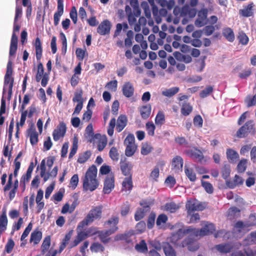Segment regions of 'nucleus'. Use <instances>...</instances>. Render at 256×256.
<instances>
[{
  "label": "nucleus",
  "mask_w": 256,
  "mask_h": 256,
  "mask_svg": "<svg viewBox=\"0 0 256 256\" xmlns=\"http://www.w3.org/2000/svg\"><path fill=\"white\" fill-rule=\"evenodd\" d=\"M196 14V10L194 8H190L188 6H184L181 10L180 16H188L190 18L195 16Z\"/></svg>",
  "instance_id": "a211bd4d"
},
{
  "label": "nucleus",
  "mask_w": 256,
  "mask_h": 256,
  "mask_svg": "<svg viewBox=\"0 0 256 256\" xmlns=\"http://www.w3.org/2000/svg\"><path fill=\"white\" fill-rule=\"evenodd\" d=\"M202 186L208 194H212L213 192L214 188L212 184L208 182L201 180Z\"/></svg>",
  "instance_id": "603ef678"
},
{
  "label": "nucleus",
  "mask_w": 256,
  "mask_h": 256,
  "mask_svg": "<svg viewBox=\"0 0 256 256\" xmlns=\"http://www.w3.org/2000/svg\"><path fill=\"white\" fill-rule=\"evenodd\" d=\"M244 102L247 106L250 107L256 106V94L254 96H248L244 100Z\"/></svg>",
  "instance_id": "a19ab883"
},
{
  "label": "nucleus",
  "mask_w": 256,
  "mask_h": 256,
  "mask_svg": "<svg viewBox=\"0 0 256 256\" xmlns=\"http://www.w3.org/2000/svg\"><path fill=\"white\" fill-rule=\"evenodd\" d=\"M140 204L142 206V208L138 209L135 214L134 218L136 221L140 220L146 214V213L150 210V204H148L147 202L142 201L140 202Z\"/></svg>",
  "instance_id": "9b49d317"
},
{
  "label": "nucleus",
  "mask_w": 256,
  "mask_h": 256,
  "mask_svg": "<svg viewBox=\"0 0 256 256\" xmlns=\"http://www.w3.org/2000/svg\"><path fill=\"white\" fill-rule=\"evenodd\" d=\"M254 4L252 3L248 4L243 9L240 10V14L244 17H250L254 14Z\"/></svg>",
  "instance_id": "412c9836"
},
{
  "label": "nucleus",
  "mask_w": 256,
  "mask_h": 256,
  "mask_svg": "<svg viewBox=\"0 0 256 256\" xmlns=\"http://www.w3.org/2000/svg\"><path fill=\"white\" fill-rule=\"evenodd\" d=\"M146 130L150 136H154L156 126L152 122H148L146 124Z\"/></svg>",
  "instance_id": "bf43d9fd"
},
{
  "label": "nucleus",
  "mask_w": 256,
  "mask_h": 256,
  "mask_svg": "<svg viewBox=\"0 0 256 256\" xmlns=\"http://www.w3.org/2000/svg\"><path fill=\"white\" fill-rule=\"evenodd\" d=\"M8 219L6 213H4L0 216V233L2 232L6 229Z\"/></svg>",
  "instance_id": "72a5a7b5"
},
{
  "label": "nucleus",
  "mask_w": 256,
  "mask_h": 256,
  "mask_svg": "<svg viewBox=\"0 0 256 256\" xmlns=\"http://www.w3.org/2000/svg\"><path fill=\"white\" fill-rule=\"evenodd\" d=\"M188 154L192 158L196 159L198 161H201L204 158L202 153L197 149L194 148L188 152Z\"/></svg>",
  "instance_id": "cd10ccee"
},
{
  "label": "nucleus",
  "mask_w": 256,
  "mask_h": 256,
  "mask_svg": "<svg viewBox=\"0 0 256 256\" xmlns=\"http://www.w3.org/2000/svg\"><path fill=\"white\" fill-rule=\"evenodd\" d=\"M202 228L199 230L198 229L188 228H186L180 229L174 235L173 240H174L178 236L180 235H182L184 233L190 234L191 236H195L201 237L206 235H208L215 230L214 226L208 222H204L202 224Z\"/></svg>",
  "instance_id": "f257e3e1"
},
{
  "label": "nucleus",
  "mask_w": 256,
  "mask_h": 256,
  "mask_svg": "<svg viewBox=\"0 0 256 256\" xmlns=\"http://www.w3.org/2000/svg\"><path fill=\"white\" fill-rule=\"evenodd\" d=\"M192 110V106L188 103H184L181 109L182 114L185 116L190 114Z\"/></svg>",
  "instance_id": "c03bdc74"
},
{
  "label": "nucleus",
  "mask_w": 256,
  "mask_h": 256,
  "mask_svg": "<svg viewBox=\"0 0 256 256\" xmlns=\"http://www.w3.org/2000/svg\"><path fill=\"white\" fill-rule=\"evenodd\" d=\"M213 91V88L212 86H206L200 94V96L202 98H204L208 96Z\"/></svg>",
  "instance_id": "6e6d98bb"
},
{
  "label": "nucleus",
  "mask_w": 256,
  "mask_h": 256,
  "mask_svg": "<svg viewBox=\"0 0 256 256\" xmlns=\"http://www.w3.org/2000/svg\"><path fill=\"white\" fill-rule=\"evenodd\" d=\"M208 10L202 8L198 13V18L194 22L196 26L200 28L207 24Z\"/></svg>",
  "instance_id": "0eeeda50"
},
{
  "label": "nucleus",
  "mask_w": 256,
  "mask_h": 256,
  "mask_svg": "<svg viewBox=\"0 0 256 256\" xmlns=\"http://www.w3.org/2000/svg\"><path fill=\"white\" fill-rule=\"evenodd\" d=\"M254 225H256V214L250 215L249 217V222H238L235 224L234 228L240 232H244L246 230H248V228L250 226Z\"/></svg>",
  "instance_id": "39448f33"
},
{
  "label": "nucleus",
  "mask_w": 256,
  "mask_h": 256,
  "mask_svg": "<svg viewBox=\"0 0 256 256\" xmlns=\"http://www.w3.org/2000/svg\"><path fill=\"white\" fill-rule=\"evenodd\" d=\"M64 13V0H58L57 10L54 13V24L56 26L59 24L60 16Z\"/></svg>",
  "instance_id": "dca6fc26"
},
{
  "label": "nucleus",
  "mask_w": 256,
  "mask_h": 256,
  "mask_svg": "<svg viewBox=\"0 0 256 256\" xmlns=\"http://www.w3.org/2000/svg\"><path fill=\"white\" fill-rule=\"evenodd\" d=\"M122 92L124 95L126 97H131L134 92V88L132 84L130 82L125 83L123 86Z\"/></svg>",
  "instance_id": "aec40b11"
},
{
  "label": "nucleus",
  "mask_w": 256,
  "mask_h": 256,
  "mask_svg": "<svg viewBox=\"0 0 256 256\" xmlns=\"http://www.w3.org/2000/svg\"><path fill=\"white\" fill-rule=\"evenodd\" d=\"M214 248L220 253L226 254L230 252L232 246L230 244H222L216 245Z\"/></svg>",
  "instance_id": "393cba45"
},
{
  "label": "nucleus",
  "mask_w": 256,
  "mask_h": 256,
  "mask_svg": "<svg viewBox=\"0 0 256 256\" xmlns=\"http://www.w3.org/2000/svg\"><path fill=\"white\" fill-rule=\"evenodd\" d=\"M118 229V228L112 227L108 230L98 231L97 234L102 242L107 243L109 241V238L108 237L116 232Z\"/></svg>",
  "instance_id": "ddd939ff"
},
{
  "label": "nucleus",
  "mask_w": 256,
  "mask_h": 256,
  "mask_svg": "<svg viewBox=\"0 0 256 256\" xmlns=\"http://www.w3.org/2000/svg\"><path fill=\"white\" fill-rule=\"evenodd\" d=\"M240 210L236 207L230 208L228 212V217L230 219H234L240 216Z\"/></svg>",
  "instance_id": "473e14b6"
},
{
  "label": "nucleus",
  "mask_w": 256,
  "mask_h": 256,
  "mask_svg": "<svg viewBox=\"0 0 256 256\" xmlns=\"http://www.w3.org/2000/svg\"><path fill=\"white\" fill-rule=\"evenodd\" d=\"M142 117L146 119L149 117L151 112V106L150 104H146L142 106L140 109Z\"/></svg>",
  "instance_id": "c756f323"
},
{
  "label": "nucleus",
  "mask_w": 256,
  "mask_h": 256,
  "mask_svg": "<svg viewBox=\"0 0 256 256\" xmlns=\"http://www.w3.org/2000/svg\"><path fill=\"white\" fill-rule=\"evenodd\" d=\"M111 28V24L108 20L102 21L98 26L97 32L100 35L104 36L110 33Z\"/></svg>",
  "instance_id": "4468645a"
},
{
  "label": "nucleus",
  "mask_w": 256,
  "mask_h": 256,
  "mask_svg": "<svg viewBox=\"0 0 256 256\" xmlns=\"http://www.w3.org/2000/svg\"><path fill=\"white\" fill-rule=\"evenodd\" d=\"M44 76V68L42 64L40 63L38 66V72L36 77L37 82H39Z\"/></svg>",
  "instance_id": "4d7b16f0"
},
{
  "label": "nucleus",
  "mask_w": 256,
  "mask_h": 256,
  "mask_svg": "<svg viewBox=\"0 0 256 256\" xmlns=\"http://www.w3.org/2000/svg\"><path fill=\"white\" fill-rule=\"evenodd\" d=\"M226 157L228 160L231 162H234L239 158L238 153L231 148L226 150Z\"/></svg>",
  "instance_id": "c85d7f7f"
},
{
  "label": "nucleus",
  "mask_w": 256,
  "mask_h": 256,
  "mask_svg": "<svg viewBox=\"0 0 256 256\" xmlns=\"http://www.w3.org/2000/svg\"><path fill=\"white\" fill-rule=\"evenodd\" d=\"M230 165H224L222 168V176L224 179H226L230 173Z\"/></svg>",
  "instance_id": "052dcab7"
},
{
  "label": "nucleus",
  "mask_w": 256,
  "mask_h": 256,
  "mask_svg": "<svg viewBox=\"0 0 256 256\" xmlns=\"http://www.w3.org/2000/svg\"><path fill=\"white\" fill-rule=\"evenodd\" d=\"M174 234H174L171 238L172 242L176 244L178 240L186 236H187V238L182 242V247L188 246V248L190 251H195L198 248V244L196 242V238L198 236H191L190 234L184 233L182 235L177 236L174 240H173L172 238Z\"/></svg>",
  "instance_id": "20e7f679"
},
{
  "label": "nucleus",
  "mask_w": 256,
  "mask_h": 256,
  "mask_svg": "<svg viewBox=\"0 0 256 256\" xmlns=\"http://www.w3.org/2000/svg\"><path fill=\"white\" fill-rule=\"evenodd\" d=\"M168 220V217L166 214H160L156 220V225L159 226L162 224H165Z\"/></svg>",
  "instance_id": "774afa93"
},
{
  "label": "nucleus",
  "mask_w": 256,
  "mask_h": 256,
  "mask_svg": "<svg viewBox=\"0 0 256 256\" xmlns=\"http://www.w3.org/2000/svg\"><path fill=\"white\" fill-rule=\"evenodd\" d=\"M179 88L178 87H173L168 89H166L162 92V94L167 97H171L178 92Z\"/></svg>",
  "instance_id": "f704fd0d"
},
{
  "label": "nucleus",
  "mask_w": 256,
  "mask_h": 256,
  "mask_svg": "<svg viewBox=\"0 0 256 256\" xmlns=\"http://www.w3.org/2000/svg\"><path fill=\"white\" fill-rule=\"evenodd\" d=\"M66 132V124L64 122H60L58 128L53 132L52 136L54 140L58 141L60 138H63Z\"/></svg>",
  "instance_id": "f8f14e48"
},
{
  "label": "nucleus",
  "mask_w": 256,
  "mask_h": 256,
  "mask_svg": "<svg viewBox=\"0 0 256 256\" xmlns=\"http://www.w3.org/2000/svg\"><path fill=\"white\" fill-rule=\"evenodd\" d=\"M91 152L90 151H86L80 154L78 160V162L82 164L86 162L90 156Z\"/></svg>",
  "instance_id": "de8ad7c7"
},
{
  "label": "nucleus",
  "mask_w": 256,
  "mask_h": 256,
  "mask_svg": "<svg viewBox=\"0 0 256 256\" xmlns=\"http://www.w3.org/2000/svg\"><path fill=\"white\" fill-rule=\"evenodd\" d=\"M28 134L30 138V142L32 145H34L37 144L38 142V134L36 131V128L33 126H31L28 130Z\"/></svg>",
  "instance_id": "6ab92c4d"
},
{
  "label": "nucleus",
  "mask_w": 256,
  "mask_h": 256,
  "mask_svg": "<svg viewBox=\"0 0 256 256\" xmlns=\"http://www.w3.org/2000/svg\"><path fill=\"white\" fill-rule=\"evenodd\" d=\"M34 46L36 49V59L38 60H39L42 58V43L40 39L38 38H36L35 42L34 44Z\"/></svg>",
  "instance_id": "a878e982"
},
{
  "label": "nucleus",
  "mask_w": 256,
  "mask_h": 256,
  "mask_svg": "<svg viewBox=\"0 0 256 256\" xmlns=\"http://www.w3.org/2000/svg\"><path fill=\"white\" fill-rule=\"evenodd\" d=\"M82 95V90L76 92L74 94V97L72 98V101L74 102H77L78 103H83Z\"/></svg>",
  "instance_id": "13d9d810"
},
{
  "label": "nucleus",
  "mask_w": 256,
  "mask_h": 256,
  "mask_svg": "<svg viewBox=\"0 0 256 256\" xmlns=\"http://www.w3.org/2000/svg\"><path fill=\"white\" fill-rule=\"evenodd\" d=\"M50 244V236L46 237L43 241L41 246L42 252L44 254L49 248Z\"/></svg>",
  "instance_id": "37998d69"
},
{
  "label": "nucleus",
  "mask_w": 256,
  "mask_h": 256,
  "mask_svg": "<svg viewBox=\"0 0 256 256\" xmlns=\"http://www.w3.org/2000/svg\"><path fill=\"white\" fill-rule=\"evenodd\" d=\"M90 249L92 252H98L104 250V248L102 245L98 242H94L92 244Z\"/></svg>",
  "instance_id": "a18cd8bd"
},
{
  "label": "nucleus",
  "mask_w": 256,
  "mask_h": 256,
  "mask_svg": "<svg viewBox=\"0 0 256 256\" xmlns=\"http://www.w3.org/2000/svg\"><path fill=\"white\" fill-rule=\"evenodd\" d=\"M107 144V138L106 136H100L98 144V149L99 151L102 150L106 147Z\"/></svg>",
  "instance_id": "09e8293b"
},
{
  "label": "nucleus",
  "mask_w": 256,
  "mask_h": 256,
  "mask_svg": "<svg viewBox=\"0 0 256 256\" xmlns=\"http://www.w3.org/2000/svg\"><path fill=\"white\" fill-rule=\"evenodd\" d=\"M86 53V48L82 49L80 48H78L76 51V56L77 58H78V59L80 60H83Z\"/></svg>",
  "instance_id": "338daca9"
},
{
  "label": "nucleus",
  "mask_w": 256,
  "mask_h": 256,
  "mask_svg": "<svg viewBox=\"0 0 256 256\" xmlns=\"http://www.w3.org/2000/svg\"><path fill=\"white\" fill-rule=\"evenodd\" d=\"M186 206L188 214H190L194 211L202 210L204 209V206L198 200H188Z\"/></svg>",
  "instance_id": "6e6552de"
},
{
  "label": "nucleus",
  "mask_w": 256,
  "mask_h": 256,
  "mask_svg": "<svg viewBox=\"0 0 256 256\" xmlns=\"http://www.w3.org/2000/svg\"><path fill=\"white\" fill-rule=\"evenodd\" d=\"M54 162L53 157H48L46 160H42L40 164V176L43 178L44 182H46L50 178H56L58 172L57 166H54L51 171L46 172V166L50 169L52 166Z\"/></svg>",
  "instance_id": "7ed1b4c3"
},
{
  "label": "nucleus",
  "mask_w": 256,
  "mask_h": 256,
  "mask_svg": "<svg viewBox=\"0 0 256 256\" xmlns=\"http://www.w3.org/2000/svg\"><path fill=\"white\" fill-rule=\"evenodd\" d=\"M184 161L180 156H176L172 158V170L176 172H178L182 170Z\"/></svg>",
  "instance_id": "f3484780"
},
{
  "label": "nucleus",
  "mask_w": 256,
  "mask_h": 256,
  "mask_svg": "<svg viewBox=\"0 0 256 256\" xmlns=\"http://www.w3.org/2000/svg\"><path fill=\"white\" fill-rule=\"evenodd\" d=\"M110 156L113 160H118L119 154L117 149L115 147H112L110 150L109 152Z\"/></svg>",
  "instance_id": "0e129e2a"
},
{
  "label": "nucleus",
  "mask_w": 256,
  "mask_h": 256,
  "mask_svg": "<svg viewBox=\"0 0 256 256\" xmlns=\"http://www.w3.org/2000/svg\"><path fill=\"white\" fill-rule=\"evenodd\" d=\"M14 79L12 76H4L2 94L6 95L8 92L7 99L10 100L12 93V87Z\"/></svg>",
  "instance_id": "423d86ee"
},
{
  "label": "nucleus",
  "mask_w": 256,
  "mask_h": 256,
  "mask_svg": "<svg viewBox=\"0 0 256 256\" xmlns=\"http://www.w3.org/2000/svg\"><path fill=\"white\" fill-rule=\"evenodd\" d=\"M178 208V206L173 202L166 203L164 206V210L171 213L174 212Z\"/></svg>",
  "instance_id": "ea45409f"
},
{
  "label": "nucleus",
  "mask_w": 256,
  "mask_h": 256,
  "mask_svg": "<svg viewBox=\"0 0 256 256\" xmlns=\"http://www.w3.org/2000/svg\"><path fill=\"white\" fill-rule=\"evenodd\" d=\"M116 126V119L112 118L108 126V134L110 136H112L114 134V129Z\"/></svg>",
  "instance_id": "e2e57ef3"
},
{
  "label": "nucleus",
  "mask_w": 256,
  "mask_h": 256,
  "mask_svg": "<svg viewBox=\"0 0 256 256\" xmlns=\"http://www.w3.org/2000/svg\"><path fill=\"white\" fill-rule=\"evenodd\" d=\"M122 190H130L132 188V180L131 176H129L127 178H126L122 183Z\"/></svg>",
  "instance_id": "2f4dec72"
},
{
  "label": "nucleus",
  "mask_w": 256,
  "mask_h": 256,
  "mask_svg": "<svg viewBox=\"0 0 256 256\" xmlns=\"http://www.w3.org/2000/svg\"><path fill=\"white\" fill-rule=\"evenodd\" d=\"M184 172L190 181H196V174L192 168L186 165L184 166Z\"/></svg>",
  "instance_id": "bb28decb"
},
{
  "label": "nucleus",
  "mask_w": 256,
  "mask_h": 256,
  "mask_svg": "<svg viewBox=\"0 0 256 256\" xmlns=\"http://www.w3.org/2000/svg\"><path fill=\"white\" fill-rule=\"evenodd\" d=\"M163 248L166 256H176L175 250L169 244H165Z\"/></svg>",
  "instance_id": "c9c22d12"
},
{
  "label": "nucleus",
  "mask_w": 256,
  "mask_h": 256,
  "mask_svg": "<svg viewBox=\"0 0 256 256\" xmlns=\"http://www.w3.org/2000/svg\"><path fill=\"white\" fill-rule=\"evenodd\" d=\"M152 150V146L148 144H142L141 153L143 155H147Z\"/></svg>",
  "instance_id": "680f3d73"
},
{
  "label": "nucleus",
  "mask_w": 256,
  "mask_h": 256,
  "mask_svg": "<svg viewBox=\"0 0 256 256\" xmlns=\"http://www.w3.org/2000/svg\"><path fill=\"white\" fill-rule=\"evenodd\" d=\"M42 238V233L38 230H34L30 235V242L34 245L39 243Z\"/></svg>",
  "instance_id": "b1692460"
},
{
  "label": "nucleus",
  "mask_w": 256,
  "mask_h": 256,
  "mask_svg": "<svg viewBox=\"0 0 256 256\" xmlns=\"http://www.w3.org/2000/svg\"><path fill=\"white\" fill-rule=\"evenodd\" d=\"M165 121L164 114L162 111H159L156 116L155 122L158 125H162Z\"/></svg>",
  "instance_id": "49530a36"
},
{
  "label": "nucleus",
  "mask_w": 256,
  "mask_h": 256,
  "mask_svg": "<svg viewBox=\"0 0 256 256\" xmlns=\"http://www.w3.org/2000/svg\"><path fill=\"white\" fill-rule=\"evenodd\" d=\"M114 176L110 174L106 178L104 182L103 191L104 194H109L114 188Z\"/></svg>",
  "instance_id": "2eb2a0df"
},
{
  "label": "nucleus",
  "mask_w": 256,
  "mask_h": 256,
  "mask_svg": "<svg viewBox=\"0 0 256 256\" xmlns=\"http://www.w3.org/2000/svg\"><path fill=\"white\" fill-rule=\"evenodd\" d=\"M135 248L138 252L142 253H145L148 250L147 245L144 240H142L140 243L136 244Z\"/></svg>",
  "instance_id": "4c0bfd02"
},
{
  "label": "nucleus",
  "mask_w": 256,
  "mask_h": 256,
  "mask_svg": "<svg viewBox=\"0 0 256 256\" xmlns=\"http://www.w3.org/2000/svg\"><path fill=\"white\" fill-rule=\"evenodd\" d=\"M126 148L125 150V154L127 156H132L134 153L135 152L136 146V145L132 146H126Z\"/></svg>",
  "instance_id": "864d4df0"
},
{
  "label": "nucleus",
  "mask_w": 256,
  "mask_h": 256,
  "mask_svg": "<svg viewBox=\"0 0 256 256\" xmlns=\"http://www.w3.org/2000/svg\"><path fill=\"white\" fill-rule=\"evenodd\" d=\"M223 34L230 42H232L234 39V32L230 28H224L223 30Z\"/></svg>",
  "instance_id": "e433bc0d"
},
{
  "label": "nucleus",
  "mask_w": 256,
  "mask_h": 256,
  "mask_svg": "<svg viewBox=\"0 0 256 256\" xmlns=\"http://www.w3.org/2000/svg\"><path fill=\"white\" fill-rule=\"evenodd\" d=\"M246 244H256V231L252 232L245 239Z\"/></svg>",
  "instance_id": "79ce46f5"
},
{
  "label": "nucleus",
  "mask_w": 256,
  "mask_h": 256,
  "mask_svg": "<svg viewBox=\"0 0 256 256\" xmlns=\"http://www.w3.org/2000/svg\"><path fill=\"white\" fill-rule=\"evenodd\" d=\"M18 47V36L14 34L12 36L11 40H10V56L11 57L12 56H14Z\"/></svg>",
  "instance_id": "4be33fe9"
},
{
  "label": "nucleus",
  "mask_w": 256,
  "mask_h": 256,
  "mask_svg": "<svg viewBox=\"0 0 256 256\" xmlns=\"http://www.w3.org/2000/svg\"><path fill=\"white\" fill-rule=\"evenodd\" d=\"M134 140V134H128L124 141V144L126 146L136 145Z\"/></svg>",
  "instance_id": "5fc2aeb1"
},
{
  "label": "nucleus",
  "mask_w": 256,
  "mask_h": 256,
  "mask_svg": "<svg viewBox=\"0 0 256 256\" xmlns=\"http://www.w3.org/2000/svg\"><path fill=\"white\" fill-rule=\"evenodd\" d=\"M78 175L76 174H74L71 178L70 180V187L72 188V190H74L77 186V185L78 182Z\"/></svg>",
  "instance_id": "69168bd1"
},
{
  "label": "nucleus",
  "mask_w": 256,
  "mask_h": 256,
  "mask_svg": "<svg viewBox=\"0 0 256 256\" xmlns=\"http://www.w3.org/2000/svg\"><path fill=\"white\" fill-rule=\"evenodd\" d=\"M102 206H98L92 208L86 216L87 220L93 222L95 220L101 218L102 212Z\"/></svg>",
  "instance_id": "9d476101"
},
{
  "label": "nucleus",
  "mask_w": 256,
  "mask_h": 256,
  "mask_svg": "<svg viewBox=\"0 0 256 256\" xmlns=\"http://www.w3.org/2000/svg\"><path fill=\"white\" fill-rule=\"evenodd\" d=\"M96 176L97 168L92 165L88 170L83 178V188L84 190L92 192L98 188L99 184Z\"/></svg>",
  "instance_id": "f03ea898"
},
{
  "label": "nucleus",
  "mask_w": 256,
  "mask_h": 256,
  "mask_svg": "<svg viewBox=\"0 0 256 256\" xmlns=\"http://www.w3.org/2000/svg\"><path fill=\"white\" fill-rule=\"evenodd\" d=\"M254 125L253 121L250 120L247 122L237 132L236 136L240 138L245 137L248 132H250L253 130Z\"/></svg>",
  "instance_id": "1a4fd4ad"
},
{
  "label": "nucleus",
  "mask_w": 256,
  "mask_h": 256,
  "mask_svg": "<svg viewBox=\"0 0 256 256\" xmlns=\"http://www.w3.org/2000/svg\"><path fill=\"white\" fill-rule=\"evenodd\" d=\"M244 180L240 176L236 175L234 179V182H228V186L231 188H234L236 186H240L244 184Z\"/></svg>",
  "instance_id": "7c9ffc66"
},
{
  "label": "nucleus",
  "mask_w": 256,
  "mask_h": 256,
  "mask_svg": "<svg viewBox=\"0 0 256 256\" xmlns=\"http://www.w3.org/2000/svg\"><path fill=\"white\" fill-rule=\"evenodd\" d=\"M118 222V218L117 216H113L111 217L107 222H106L105 224L110 226L111 228L116 226Z\"/></svg>",
  "instance_id": "3c124183"
},
{
  "label": "nucleus",
  "mask_w": 256,
  "mask_h": 256,
  "mask_svg": "<svg viewBox=\"0 0 256 256\" xmlns=\"http://www.w3.org/2000/svg\"><path fill=\"white\" fill-rule=\"evenodd\" d=\"M247 162L248 161L246 159L240 160L237 166V170L238 172H243L246 170Z\"/></svg>",
  "instance_id": "8fccbe9b"
},
{
  "label": "nucleus",
  "mask_w": 256,
  "mask_h": 256,
  "mask_svg": "<svg viewBox=\"0 0 256 256\" xmlns=\"http://www.w3.org/2000/svg\"><path fill=\"white\" fill-rule=\"evenodd\" d=\"M127 123V118L124 115H120L118 118L116 129L118 132H122L126 127Z\"/></svg>",
  "instance_id": "5701e85b"
},
{
  "label": "nucleus",
  "mask_w": 256,
  "mask_h": 256,
  "mask_svg": "<svg viewBox=\"0 0 256 256\" xmlns=\"http://www.w3.org/2000/svg\"><path fill=\"white\" fill-rule=\"evenodd\" d=\"M158 3L162 8H166L168 10H171L174 5V2L173 0H158Z\"/></svg>",
  "instance_id": "58836bf2"
}]
</instances>
